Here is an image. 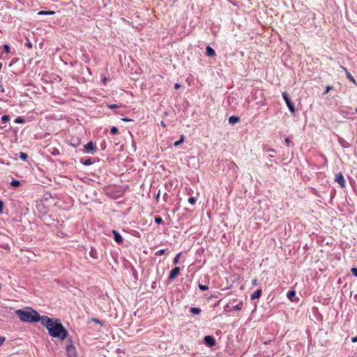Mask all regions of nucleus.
<instances>
[{
  "instance_id": "obj_1",
  "label": "nucleus",
  "mask_w": 357,
  "mask_h": 357,
  "mask_svg": "<svg viewBox=\"0 0 357 357\" xmlns=\"http://www.w3.org/2000/svg\"><path fill=\"white\" fill-rule=\"evenodd\" d=\"M15 313L18 318L24 322L36 323L40 321L39 313L30 307L26 310H17Z\"/></svg>"
},
{
  "instance_id": "obj_2",
  "label": "nucleus",
  "mask_w": 357,
  "mask_h": 357,
  "mask_svg": "<svg viewBox=\"0 0 357 357\" xmlns=\"http://www.w3.org/2000/svg\"><path fill=\"white\" fill-rule=\"evenodd\" d=\"M49 334L52 337H58L64 340L68 335V331L62 325L61 320L55 319L54 324H52L48 330Z\"/></svg>"
},
{
  "instance_id": "obj_3",
  "label": "nucleus",
  "mask_w": 357,
  "mask_h": 357,
  "mask_svg": "<svg viewBox=\"0 0 357 357\" xmlns=\"http://www.w3.org/2000/svg\"><path fill=\"white\" fill-rule=\"evenodd\" d=\"M282 96L286 102V105L292 114L296 113V109L294 102L291 100L289 94L287 92H282Z\"/></svg>"
},
{
  "instance_id": "obj_4",
  "label": "nucleus",
  "mask_w": 357,
  "mask_h": 357,
  "mask_svg": "<svg viewBox=\"0 0 357 357\" xmlns=\"http://www.w3.org/2000/svg\"><path fill=\"white\" fill-rule=\"evenodd\" d=\"M55 319H51L48 317L47 316H40V321L41 322V324L44 326L47 331L50 328L52 324H54Z\"/></svg>"
},
{
  "instance_id": "obj_5",
  "label": "nucleus",
  "mask_w": 357,
  "mask_h": 357,
  "mask_svg": "<svg viewBox=\"0 0 357 357\" xmlns=\"http://www.w3.org/2000/svg\"><path fill=\"white\" fill-rule=\"evenodd\" d=\"M84 153H94L96 151V147L92 141H90L86 144L84 145Z\"/></svg>"
},
{
  "instance_id": "obj_6",
  "label": "nucleus",
  "mask_w": 357,
  "mask_h": 357,
  "mask_svg": "<svg viewBox=\"0 0 357 357\" xmlns=\"http://www.w3.org/2000/svg\"><path fill=\"white\" fill-rule=\"evenodd\" d=\"M204 343L206 346H208L209 347H212L215 346V340L211 335H206L204 338Z\"/></svg>"
},
{
  "instance_id": "obj_7",
  "label": "nucleus",
  "mask_w": 357,
  "mask_h": 357,
  "mask_svg": "<svg viewBox=\"0 0 357 357\" xmlns=\"http://www.w3.org/2000/svg\"><path fill=\"white\" fill-rule=\"evenodd\" d=\"M181 268L178 266H176L170 271L168 279L172 281L174 280L178 275L180 273Z\"/></svg>"
},
{
  "instance_id": "obj_8",
  "label": "nucleus",
  "mask_w": 357,
  "mask_h": 357,
  "mask_svg": "<svg viewBox=\"0 0 357 357\" xmlns=\"http://www.w3.org/2000/svg\"><path fill=\"white\" fill-rule=\"evenodd\" d=\"M66 352L68 357H77L76 349L71 344L66 346Z\"/></svg>"
},
{
  "instance_id": "obj_9",
  "label": "nucleus",
  "mask_w": 357,
  "mask_h": 357,
  "mask_svg": "<svg viewBox=\"0 0 357 357\" xmlns=\"http://www.w3.org/2000/svg\"><path fill=\"white\" fill-rule=\"evenodd\" d=\"M335 181L338 183L341 188L345 187L346 183H345L344 178L342 173H339L338 174L336 175Z\"/></svg>"
},
{
  "instance_id": "obj_10",
  "label": "nucleus",
  "mask_w": 357,
  "mask_h": 357,
  "mask_svg": "<svg viewBox=\"0 0 357 357\" xmlns=\"http://www.w3.org/2000/svg\"><path fill=\"white\" fill-rule=\"evenodd\" d=\"M112 234H114V241L119 243V244H121L123 243V237L121 236V235L115 229H113L112 231Z\"/></svg>"
},
{
  "instance_id": "obj_11",
  "label": "nucleus",
  "mask_w": 357,
  "mask_h": 357,
  "mask_svg": "<svg viewBox=\"0 0 357 357\" xmlns=\"http://www.w3.org/2000/svg\"><path fill=\"white\" fill-rule=\"evenodd\" d=\"M287 296L292 302L296 303L299 300V298L296 296V291L294 290L289 291L287 294Z\"/></svg>"
},
{
  "instance_id": "obj_12",
  "label": "nucleus",
  "mask_w": 357,
  "mask_h": 357,
  "mask_svg": "<svg viewBox=\"0 0 357 357\" xmlns=\"http://www.w3.org/2000/svg\"><path fill=\"white\" fill-rule=\"evenodd\" d=\"M54 220V218H52L50 215L44 214L43 216V221L45 222V225H50L52 224V222Z\"/></svg>"
},
{
  "instance_id": "obj_13",
  "label": "nucleus",
  "mask_w": 357,
  "mask_h": 357,
  "mask_svg": "<svg viewBox=\"0 0 357 357\" xmlns=\"http://www.w3.org/2000/svg\"><path fill=\"white\" fill-rule=\"evenodd\" d=\"M340 68L344 71V73L346 74V76H347V78L348 79H349L351 82H352L353 83L356 84L355 79L351 75V74L347 70V69L345 67L342 66H340Z\"/></svg>"
},
{
  "instance_id": "obj_14",
  "label": "nucleus",
  "mask_w": 357,
  "mask_h": 357,
  "mask_svg": "<svg viewBox=\"0 0 357 357\" xmlns=\"http://www.w3.org/2000/svg\"><path fill=\"white\" fill-rule=\"evenodd\" d=\"M261 292L262 291L261 289H257L254 293L251 294L250 298L252 300L259 298L261 295Z\"/></svg>"
},
{
  "instance_id": "obj_15",
  "label": "nucleus",
  "mask_w": 357,
  "mask_h": 357,
  "mask_svg": "<svg viewBox=\"0 0 357 357\" xmlns=\"http://www.w3.org/2000/svg\"><path fill=\"white\" fill-rule=\"evenodd\" d=\"M338 142H339L340 144L341 145V146L343 148H349L351 146V144L348 142H347L346 140H344L343 138H342L340 137H338Z\"/></svg>"
},
{
  "instance_id": "obj_16",
  "label": "nucleus",
  "mask_w": 357,
  "mask_h": 357,
  "mask_svg": "<svg viewBox=\"0 0 357 357\" xmlns=\"http://www.w3.org/2000/svg\"><path fill=\"white\" fill-rule=\"evenodd\" d=\"M206 54L208 56H214L215 55V50L210 46H207L206 48Z\"/></svg>"
},
{
  "instance_id": "obj_17",
  "label": "nucleus",
  "mask_w": 357,
  "mask_h": 357,
  "mask_svg": "<svg viewBox=\"0 0 357 357\" xmlns=\"http://www.w3.org/2000/svg\"><path fill=\"white\" fill-rule=\"evenodd\" d=\"M228 121L230 124L234 125L240 121V118L236 116H231L229 117Z\"/></svg>"
},
{
  "instance_id": "obj_18",
  "label": "nucleus",
  "mask_w": 357,
  "mask_h": 357,
  "mask_svg": "<svg viewBox=\"0 0 357 357\" xmlns=\"http://www.w3.org/2000/svg\"><path fill=\"white\" fill-rule=\"evenodd\" d=\"M89 255L91 258H93L94 259H98V255L97 250L93 248H91V250L89 252Z\"/></svg>"
},
{
  "instance_id": "obj_19",
  "label": "nucleus",
  "mask_w": 357,
  "mask_h": 357,
  "mask_svg": "<svg viewBox=\"0 0 357 357\" xmlns=\"http://www.w3.org/2000/svg\"><path fill=\"white\" fill-rule=\"evenodd\" d=\"M54 14H55V12L52 11V10H48V11L41 10L38 13V15H52Z\"/></svg>"
},
{
  "instance_id": "obj_20",
  "label": "nucleus",
  "mask_w": 357,
  "mask_h": 357,
  "mask_svg": "<svg viewBox=\"0 0 357 357\" xmlns=\"http://www.w3.org/2000/svg\"><path fill=\"white\" fill-rule=\"evenodd\" d=\"M201 309L196 307H190V312L193 314H199L201 313Z\"/></svg>"
},
{
  "instance_id": "obj_21",
  "label": "nucleus",
  "mask_w": 357,
  "mask_h": 357,
  "mask_svg": "<svg viewBox=\"0 0 357 357\" xmlns=\"http://www.w3.org/2000/svg\"><path fill=\"white\" fill-rule=\"evenodd\" d=\"M18 156L23 161L27 160V159L29 158L28 155L24 152H20L18 153Z\"/></svg>"
},
{
  "instance_id": "obj_22",
  "label": "nucleus",
  "mask_w": 357,
  "mask_h": 357,
  "mask_svg": "<svg viewBox=\"0 0 357 357\" xmlns=\"http://www.w3.org/2000/svg\"><path fill=\"white\" fill-rule=\"evenodd\" d=\"M80 162L82 165H84L85 166H89L93 163V162L91 161V158H88L85 160H81Z\"/></svg>"
},
{
  "instance_id": "obj_23",
  "label": "nucleus",
  "mask_w": 357,
  "mask_h": 357,
  "mask_svg": "<svg viewBox=\"0 0 357 357\" xmlns=\"http://www.w3.org/2000/svg\"><path fill=\"white\" fill-rule=\"evenodd\" d=\"M21 185V182L19 180H13L10 183V185L13 188H17Z\"/></svg>"
},
{
  "instance_id": "obj_24",
  "label": "nucleus",
  "mask_w": 357,
  "mask_h": 357,
  "mask_svg": "<svg viewBox=\"0 0 357 357\" xmlns=\"http://www.w3.org/2000/svg\"><path fill=\"white\" fill-rule=\"evenodd\" d=\"M1 123H6L10 121V116L8 115H3L1 118Z\"/></svg>"
},
{
  "instance_id": "obj_25",
  "label": "nucleus",
  "mask_w": 357,
  "mask_h": 357,
  "mask_svg": "<svg viewBox=\"0 0 357 357\" xmlns=\"http://www.w3.org/2000/svg\"><path fill=\"white\" fill-rule=\"evenodd\" d=\"M184 139H185V137L183 135H181V139L179 140L174 142V146H178L180 144H181L184 142Z\"/></svg>"
},
{
  "instance_id": "obj_26",
  "label": "nucleus",
  "mask_w": 357,
  "mask_h": 357,
  "mask_svg": "<svg viewBox=\"0 0 357 357\" xmlns=\"http://www.w3.org/2000/svg\"><path fill=\"white\" fill-rule=\"evenodd\" d=\"M154 221L158 225H161V224H163V222H164L162 218L160 216L155 217Z\"/></svg>"
},
{
  "instance_id": "obj_27",
  "label": "nucleus",
  "mask_w": 357,
  "mask_h": 357,
  "mask_svg": "<svg viewBox=\"0 0 357 357\" xmlns=\"http://www.w3.org/2000/svg\"><path fill=\"white\" fill-rule=\"evenodd\" d=\"M243 302H240L239 303L234 306V310L236 311L241 310L243 308Z\"/></svg>"
},
{
  "instance_id": "obj_28",
  "label": "nucleus",
  "mask_w": 357,
  "mask_h": 357,
  "mask_svg": "<svg viewBox=\"0 0 357 357\" xmlns=\"http://www.w3.org/2000/svg\"><path fill=\"white\" fill-rule=\"evenodd\" d=\"M181 253H178L175 257L173 259V264L174 265L177 264L178 263V261H179V259H180V256H181Z\"/></svg>"
},
{
  "instance_id": "obj_29",
  "label": "nucleus",
  "mask_w": 357,
  "mask_h": 357,
  "mask_svg": "<svg viewBox=\"0 0 357 357\" xmlns=\"http://www.w3.org/2000/svg\"><path fill=\"white\" fill-rule=\"evenodd\" d=\"M15 122L16 123H24L25 122V120L23 117L22 116H18L15 119Z\"/></svg>"
},
{
  "instance_id": "obj_30",
  "label": "nucleus",
  "mask_w": 357,
  "mask_h": 357,
  "mask_svg": "<svg viewBox=\"0 0 357 357\" xmlns=\"http://www.w3.org/2000/svg\"><path fill=\"white\" fill-rule=\"evenodd\" d=\"M199 289L204 291H206L208 289V287L207 285H204V284H199V286H198Z\"/></svg>"
},
{
  "instance_id": "obj_31",
  "label": "nucleus",
  "mask_w": 357,
  "mask_h": 357,
  "mask_svg": "<svg viewBox=\"0 0 357 357\" xmlns=\"http://www.w3.org/2000/svg\"><path fill=\"white\" fill-rule=\"evenodd\" d=\"M110 131H111V133H112V135H116V134H118V132H119V130H118V128H117L116 127H115V126H112V127L111 128V130H110Z\"/></svg>"
},
{
  "instance_id": "obj_32",
  "label": "nucleus",
  "mask_w": 357,
  "mask_h": 357,
  "mask_svg": "<svg viewBox=\"0 0 357 357\" xmlns=\"http://www.w3.org/2000/svg\"><path fill=\"white\" fill-rule=\"evenodd\" d=\"M196 200H197V199H196L195 197H190L188 198V202H189L190 204H192V205H193V204H195Z\"/></svg>"
},
{
  "instance_id": "obj_33",
  "label": "nucleus",
  "mask_w": 357,
  "mask_h": 357,
  "mask_svg": "<svg viewBox=\"0 0 357 357\" xmlns=\"http://www.w3.org/2000/svg\"><path fill=\"white\" fill-rule=\"evenodd\" d=\"M166 252V250L165 249H160L159 250H158L155 255H164L165 253Z\"/></svg>"
},
{
  "instance_id": "obj_34",
  "label": "nucleus",
  "mask_w": 357,
  "mask_h": 357,
  "mask_svg": "<svg viewBox=\"0 0 357 357\" xmlns=\"http://www.w3.org/2000/svg\"><path fill=\"white\" fill-rule=\"evenodd\" d=\"M109 109H114L116 108H119L120 106L116 104H108L107 105Z\"/></svg>"
},
{
  "instance_id": "obj_35",
  "label": "nucleus",
  "mask_w": 357,
  "mask_h": 357,
  "mask_svg": "<svg viewBox=\"0 0 357 357\" xmlns=\"http://www.w3.org/2000/svg\"><path fill=\"white\" fill-rule=\"evenodd\" d=\"M3 49H4V51L6 52V53H10V46L7 44H5L3 45Z\"/></svg>"
},
{
  "instance_id": "obj_36",
  "label": "nucleus",
  "mask_w": 357,
  "mask_h": 357,
  "mask_svg": "<svg viewBox=\"0 0 357 357\" xmlns=\"http://www.w3.org/2000/svg\"><path fill=\"white\" fill-rule=\"evenodd\" d=\"M25 46H26V47H27L28 48H32L33 45H32V43L28 40L25 43Z\"/></svg>"
},
{
  "instance_id": "obj_37",
  "label": "nucleus",
  "mask_w": 357,
  "mask_h": 357,
  "mask_svg": "<svg viewBox=\"0 0 357 357\" xmlns=\"http://www.w3.org/2000/svg\"><path fill=\"white\" fill-rule=\"evenodd\" d=\"M351 272L355 277H357V268H352Z\"/></svg>"
},
{
  "instance_id": "obj_38",
  "label": "nucleus",
  "mask_w": 357,
  "mask_h": 357,
  "mask_svg": "<svg viewBox=\"0 0 357 357\" xmlns=\"http://www.w3.org/2000/svg\"><path fill=\"white\" fill-rule=\"evenodd\" d=\"M50 198H52V195L50 193H46L44 195V199L48 200Z\"/></svg>"
},
{
  "instance_id": "obj_39",
  "label": "nucleus",
  "mask_w": 357,
  "mask_h": 357,
  "mask_svg": "<svg viewBox=\"0 0 357 357\" xmlns=\"http://www.w3.org/2000/svg\"><path fill=\"white\" fill-rule=\"evenodd\" d=\"M6 340V337L3 336H0V347L4 343Z\"/></svg>"
},
{
  "instance_id": "obj_40",
  "label": "nucleus",
  "mask_w": 357,
  "mask_h": 357,
  "mask_svg": "<svg viewBox=\"0 0 357 357\" xmlns=\"http://www.w3.org/2000/svg\"><path fill=\"white\" fill-rule=\"evenodd\" d=\"M3 208V202L1 200H0V214L2 213Z\"/></svg>"
},
{
  "instance_id": "obj_41",
  "label": "nucleus",
  "mask_w": 357,
  "mask_h": 357,
  "mask_svg": "<svg viewBox=\"0 0 357 357\" xmlns=\"http://www.w3.org/2000/svg\"><path fill=\"white\" fill-rule=\"evenodd\" d=\"M252 284L253 286H257V278H254L252 280Z\"/></svg>"
},
{
  "instance_id": "obj_42",
  "label": "nucleus",
  "mask_w": 357,
  "mask_h": 357,
  "mask_svg": "<svg viewBox=\"0 0 357 357\" xmlns=\"http://www.w3.org/2000/svg\"><path fill=\"white\" fill-rule=\"evenodd\" d=\"M351 342H357V335L355 337H351Z\"/></svg>"
},
{
  "instance_id": "obj_43",
  "label": "nucleus",
  "mask_w": 357,
  "mask_h": 357,
  "mask_svg": "<svg viewBox=\"0 0 357 357\" xmlns=\"http://www.w3.org/2000/svg\"><path fill=\"white\" fill-rule=\"evenodd\" d=\"M180 87H181V85H180L178 83H176V84H174V88H175L176 89H179Z\"/></svg>"
},
{
  "instance_id": "obj_44",
  "label": "nucleus",
  "mask_w": 357,
  "mask_h": 357,
  "mask_svg": "<svg viewBox=\"0 0 357 357\" xmlns=\"http://www.w3.org/2000/svg\"><path fill=\"white\" fill-rule=\"evenodd\" d=\"M122 120H123V121H125V122H128V121H131V119H128V118H127V117L123 118Z\"/></svg>"
},
{
  "instance_id": "obj_45",
  "label": "nucleus",
  "mask_w": 357,
  "mask_h": 357,
  "mask_svg": "<svg viewBox=\"0 0 357 357\" xmlns=\"http://www.w3.org/2000/svg\"><path fill=\"white\" fill-rule=\"evenodd\" d=\"M93 321L98 323V324H100V321L98 319H93Z\"/></svg>"
},
{
  "instance_id": "obj_46",
  "label": "nucleus",
  "mask_w": 357,
  "mask_h": 357,
  "mask_svg": "<svg viewBox=\"0 0 357 357\" xmlns=\"http://www.w3.org/2000/svg\"><path fill=\"white\" fill-rule=\"evenodd\" d=\"M331 89V86H327V87H326V91H325V93H328Z\"/></svg>"
},
{
  "instance_id": "obj_47",
  "label": "nucleus",
  "mask_w": 357,
  "mask_h": 357,
  "mask_svg": "<svg viewBox=\"0 0 357 357\" xmlns=\"http://www.w3.org/2000/svg\"><path fill=\"white\" fill-rule=\"evenodd\" d=\"M284 141H285V142H286L287 144H289V143L291 142V141H290V139H289V138H286V139H284Z\"/></svg>"
},
{
  "instance_id": "obj_48",
  "label": "nucleus",
  "mask_w": 357,
  "mask_h": 357,
  "mask_svg": "<svg viewBox=\"0 0 357 357\" xmlns=\"http://www.w3.org/2000/svg\"><path fill=\"white\" fill-rule=\"evenodd\" d=\"M160 124L162 127H164V128L166 127V125L163 121H161Z\"/></svg>"
},
{
  "instance_id": "obj_49",
  "label": "nucleus",
  "mask_w": 357,
  "mask_h": 357,
  "mask_svg": "<svg viewBox=\"0 0 357 357\" xmlns=\"http://www.w3.org/2000/svg\"><path fill=\"white\" fill-rule=\"evenodd\" d=\"M2 68V63L0 62V69Z\"/></svg>"
},
{
  "instance_id": "obj_50",
  "label": "nucleus",
  "mask_w": 357,
  "mask_h": 357,
  "mask_svg": "<svg viewBox=\"0 0 357 357\" xmlns=\"http://www.w3.org/2000/svg\"><path fill=\"white\" fill-rule=\"evenodd\" d=\"M354 298H355V299H356V301L357 302V295H356Z\"/></svg>"
},
{
  "instance_id": "obj_51",
  "label": "nucleus",
  "mask_w": 357,
  "mask_h": 357,
  "mask_svg": "<svg viewBox=\"0 0 357 357\" xmlns=\"http://www.w3.org/2000/svg\"><path fill=\"white\" fill-rule=\"evenodd\" d=\"M356 113H357V108L356 109Z\"/></svg>"
}]
</instances>
